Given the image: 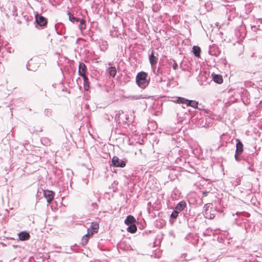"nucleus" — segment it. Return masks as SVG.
I'll list each match as a JSON object with an SVG mask.
<instances>
[{
  "instance_id": "f257e3e1",
  "label": "nucleus",
  "mask_w": 262,
  "mask_h": 262,
  "mask_svg": "<svg viewBox=\"0 0 262 262\" xmlns=\"http://www.w3.org/2000/svg\"><path fill=\"white\" fill-rule=\"evenodd\" d=\"M99 225L96 223H92L90 227L88 229V232L86 234L83 236L81 238V244L84 246L86 245L90 238L94 234L98 232Z\"/></svg>"
},
{
  "instance_id": "f03ea898",
  "label": "nucleus",
  "mask_w": 262,
  "mask_h": 262,
  "mask_svg": "<svg viewBox=\"0 0 262 262\" xmlns=\"http://www.w3.org/2000/svg\"><path fill=\"white\" fill-rule=\"evenodd\" d=\"M136 82L137 85L142 89L147 87L149 82L147 74L144 72L138 73L136 76Z\"/></svg>"
},
{
  "instance_id": "7ed1b4c3",
  "label": "nucleus",
  "mask_w": 262,
  "mask_h": 262,
  "mask_svg": "<svg viewBox=\"0 0 262 262\" xmlns=\"http://www.w3.org/2000/svg\"><path fill=\"white\" fill-rule=\"evenodd\" d=\"M54 194V193L52 191L48 190H46L43 191V195L45 198L47 199V201L49 204H50L52 200H53Z\"/></svg>"
},
{
  "instance_id": "20e7f679",
  "label": "nucleus",
  "mask_w": 262,
  "mask_h": 262,
  "mask_svg": "<svg viewBox=\"0 0 262 262\" xmlns=\"http://www.w3.org/2000/svg\"><path fill=\"white\" fill-rule=\"evenodd\" d=\"M113 165L115 167H124L125 164L124 161L120 160L117 157H114L112 159Z\"/></svg>"
},
{
  "instance_id": "39448f33",
  "label": "nucleus",
  "mask_w": 262,
  "mask_h": 262,
  "mask_svg": "<svg viewBox=\"0 0 262 262\" xmlns=\"http://www.w3.org/2000/svg\"><path fill=\"white\" fill-rule=\"evenodd\" d=\"M150 63L152 69L155 68V66L158 62V58L155 56V52L154 50L151 51V53L149 57Z\"/></svg>"
},
{
  "instance_id": "423d86ee",
  "label": "nucleus",
  "mask_w": 262,
  "mask_h": 262,
  "mask_svg": "<svg viewBox=\"0 0 262 262\" xmlns=\"http://www.w3.org/2000/svg\"><path fill=\"white\" fill-rule=\"evenodd\" d=\"M35 19L37 23L40 26H45L47 24V19L43 16L36 14L35 16Z\"/></svg>"
},
{
  "instance_id": "0eeeda50",
  "label": "nucleus",
  "mask_w": 262,
  "mask_h": 262,
  "mask_svg": "<svg viewBox=\"0 0 262 262\" xmlns=\"http://www.w3.org/2000/svg\"><path fill=\"white\" fill-rule=\"evenodd\" d=\"M210 206V204H206L205 206V211L204 213V215L206 218L212 219H213L215 216L213 213H211V210H209V208Z\"/></svg>"
},
{
  "instance_id": "6e6552de",
  "label": "nucleus",
  "mask_w": 262,
  "mask_h": 262,
  "mask_svg": "<svg viewBox=\"0 0 262 262\" xmlns=\"http://www.w3.org/2000/svg\"><path fill=\"white\" fill-rule=\"evenodd\" d=\"M79 74L80 76H81L83 78L86 77L85 72H86V67L85 64L80 62L79 65Z\"/></svg>"
},
{
  "instance_id": "1a4fd4ad",
  "label": "nucleus",
  "mask_w": 262,
  "mask_h": 262,
  "mask_svg": "<svg viewBox=\"0 0 262 262\" xmlns=\"http://www.w3.org/2000/svg\"><path fill=\"white\" fill-rule=\"evenodd\" d=\"M236 153L241 154L243 151V145L239 139H236Z\"/></svg>"
},
{
  "instance_id": "9d476101",
  "label": "nucleus",
  "mask_w": 262,
  "mask_h": 262,
  "mask_svg": "<svg viewBox=\"0 0 262 262\" xmlns=\"http://www.w3.org/2000/svg\"><path fill=\"white\" fill-rule=\"evenodd\" d=\"M18 235L19 239L22 241L28 240L30 237L29 233L26 231L21 232Z\"/></svg>"
},
{
  "instance_id": "9b49d317",
  "label": "nucleus",
  "mask_w": 262,
  "mask_h": 262,
  "mask_svg": "<svg viewBox=\"0 0 262 262\" xmlns=\"http://www.w3.org/2000/svg\"><path fill=\"white\" fill-rule=\"evenodd\" d=\"M186 206V203L184 201L180 202L177 206L174 208V209L176 210L179 213L182 211Z\"/></svg>"
},
{
  "instance_id": "f8f14e48",
  "label": "nucleus",
  "mask_w": 262,
  "mask_h": 262,
  "mask_svg": "<svg viewBox=\"0 0 262 262\" xmlns=\"http://www.w3.org/2000/svg\"><path fill=\"white\" fill-rule=\"evenodd\" d=\"M124 222H125V224L127 225L135 224L136 219H135V217L134 216H133L132 215H128L127 216Z\"/></svg>"
},
{
  "instance_id": "ddd939ff",
  "label": "nucleus",
  "mask_w": 262,
  "mask_h": 262,
  "mask_svg": "<svg viewBox=\"0 0 262 262\" xmlns=\"http://www.w3.org/2000/svg\"><path fill=\"white\" fill-rule=\"evenodd\" d=\"M213 79L215 82L219 84H221L223 82L222 76L220 75H214L213 76Z\"/></svg>"
},
{
  "instance_id": "4468645a",
  "label": "nucleus",
  "mask_w": 262,
  "mask_h": 262,
  "mask_svg": "<svg viewBox=\"0 0 262 262\" xmlns=\"http://www.w3.org/2000/svg\"><path fill=\"white\" fill-rule=\"evenodd\" d=\"M192 50L194 55L198 57H200V54L201 52L200 48L198 46H193Z\"/></svg>"
},
{
  "instance_id": "2eb2a0df",
  "label": "nucleus",
  "mask_w": 262,
  "mask_h": 262,
  "mask_svg": "<svg viewBox=\"0 0 262 262\" xmlns=\"http://www.w3.org/2000/svg\"><path fill=\"white\" fill-rule=\"evenodd\" d=\"M108 71L110 75L113 77L115 76L117 73V70L115 67H111L109 68Z\"/></svg>"
},
{
  "instance_id": "dca6fc26",
  "label": "nucleus",
  "mask_w": 262,
  "mask_h": 262,
  "mask_svg": "<svg viewBox=\"0 0 262 262\" xmlns=\"http://www.w3.org/2000/svg\"><path fill=\"white\" fill-rule=\"evenodd\" d=\"M129 226L127 228V231L132 233H134L137 231V227L135 224L128 225Z\"/></svg>"
},
{
  "instance_id": "f3484780",
  "label": "nucleus",
  "mask_w": 262,
  "mask_h": 262,
  "mask_svg": "<svg viewBox=\"0 0 262 262\" xmlns=\"http://www.w3.org/2000/svg\"><path fill=\"white\" fill-rule=\"evenodd\" d=\"M198 102L194 100H188L187 106H190L193 108H197L198 105Z\"/></svg>"
},
{
  "instance_id": "a211bd4d",
  "label": "nucleus",
  "mask_w": 262,
  "mask_h": 262,
  "mask_svg": "<svg viewBox=\"0 0 262 262\" xmlns=\"http://www.w3.org/2000/svg\"><path fill=\"white\" fill-rule=\"evenodd\" d=\"M188 100H189L186 99H185L184 98L178 97L177 98L176 102H178V103H179L186 104V105H187V103H188Z\"/></svg>"
},
{
  "instance_id": "6ab92c4d",
  "label": "nucleus",
  "mask_w": 262,
  "mask_h": 262,
  "mask_svg": "<svg viewBox=\"0 0 262 262\" xmlns=\"http://www.w3.org/2000/svg\"><path fill=\"white\" fill-rule=\"evenodd\" d=\"M83 79L84 89L85 91H88L90 87L89 79L87 77H83Z\"/></svg>"
},
{
  "instance_id": "aec40b11",
  "label": "nucleus",
  "mask_w": 262,
  "mask_h": 262,
  "mask_svg": "<svg viewBox=\"0 0 262 262\" xmlns=\"http://www.w3.org/2000/svg\"><path fill=\"white\" fill-rule=\"evenodd\" d=\"M79 21H80L79 28L82 31L86 28L85 21L83 19H80Z\"/></svg>"
},
{
  "instance_id": "412c9836",
  "label": "nucleus",
  "mask_w": 262,
  "mask_h": 262,
  "mask_svg": "<svg viewBox=\"0 0 262 262\" xmlns=\"http://www.w3.org/2000/svg\"><path fill=\"white\" fill-rule=\"evenodd\" d=\"M68 15L69 17V19L70 20V21L72 22H74V21H79L80 20L79 18L74 17L73 15L70 13H69Z\"/></svg>"
},
{
  "instance_id": "4be33fe9",
  "label": "nucleus",
  "mask_w": 262,
  "mask_h": 262,
  "mask_svg": "<svg viewBox=\"0 0 262 262\" xmlns=\"http://www.w3.org/2000/svg\"><path fill=\"white\" fill-rule=\"evenodd\" d=\"M179 213L176 210L174 209L171 214V217L174 219H176L178 216Z\"/></svg>"
},
{
  "instance_id": "5701e85b",
  "label": "nucleus",
  "mask_w": 262,
  "mask_h": 262,
  "mask_svg": "<svg viewBox=\"0 0 262 262\" xmlns=\"http://www.w3.org/2000/svg\"><path fill=\"white\" fill-rule=\"evenodd\" d=\"M172 65V68L173 70H177L178 68V64L174 60L170 62V63Z\"/></svg>"
},
{
  "instance_id": "b1692460",
  "label": "nucleus",
  "mask_w": 262,
  "mask_h": 262,
  "mask_svg": "<svg viewBox=\"0 0 262 262\" xmlns=\"http://www.w3.org/2000/svg\"><path fill=\"white\" fill-rule=\"evenodd\" d=\"M238 155H239V154H237L236 153V154H235V160H236V161H238V160H238Z\"/></svg>"
},
{
  "instance_id": "393cba45",
  "label": "nucleus",
  "mask_w": 262,
  "mask_h": 262,
  "mask_svg": "<svg viewBox=\"0 0 262 262\" xmlns=\"http://www.w3.org/2000/svg\"><path fill=\"white\" fill-rule=\"evenodd\" d=\"M207 193H208V192H206V191H205V192H203V195H204V196H206V195H207Z\"/></svg>"
}]
</instances>
